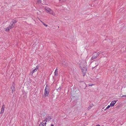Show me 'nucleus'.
<instances>
[{"label":"nucleus","instance_id":"f257e3e1","mask_svg":"<svg viewBox=\"0 0 126 126\" xmlns=\"http://www.w3.org/2000/svg\"><path fill=\"white\" fill-rule=\"evenodd\" d=\"M49 92L48 86L47 84L45 90V93L43 96L45 97L46 96H47L49 94Z\"/></svg>","mask_w":126,"mask_h":126},{"label":"nucleus","instance_id":"f03ea898","mask_svg":"<svg viewBox=\"0 0 126 126\" xmlns=\"http://www.w3.org/2000/svg\"><path fill=\"white\" fill-rule=\"evenodd\" d=\"M38 68V67L37 66H36V68L35 69H34V68H32V70L31 72V73L29 74V75H32L33 73L34 72H36L37 71Z\"/></svg>","mask_w":126,"mask_h":126},{"label":"nucleus","instance_id":"7ed1b4c3","mask_svg":"<svg viewBox=\"0 0 126 126\" xmlns=\"http://www.w3.org/2000/svg\"><path fill=\"white\" fill-rule=\"evenodd\" d=\"M51 116H47L45 120L44 121H46L45 122V123H44V124H46V122L49 121L51 119Z\"/></svg>","mask_w":126,"mask_h":126},{"label":"nucleus","instance_id":"20e7f679","mask_svg":"<svg viewBox=\"0 0 126 126\" xmlns=\"http://www.w3.org/2000/svg\"><path fill=\"white\" fill-rule=\"evenodd\" d=\"M98 57V55L96 54V52L94 53L93 54V56L91 58L92 60H93L97 58Z\"/></svg>","mask_w":126,"mask_h":126},{"label":"nucleus","instance_id":"39448f33","mask_svg":"<svg viewBox=\"0 0 126 126\" xmlns=\"http://www.w3.org/2000/svg\"><path fill=\"white\" fill-rule=\"evenodd\" d=\"M81 68L82 72L83 73H86V71L87 70V68L86 67H83Z\"/></svg>","mask_w":126,"mask_h":126},{"label":"nucleus","instance_id":"423d86ee","mask_svg":"<svg viewBox=\"0 0 126 126\" xmlns=\"http://www.w3.org/2000/svg\"><path fill=\"white\" fill-rule=\"evenodd\" d=\"M13 28L14 27L13 26H11L10 25L9 27L7 28L6 29V31H9L10 30V29Z\"/></svg>","mask_w":126,"mask_h":126},{"label":"nucleus","instance_id":"0eeeda50","mask_svg":"<svg viewBox=\"0 0 126 126\" xmlns=\"http://www.w3.org/2000/svg\"><path fill=\"white\" fill-rule=\"evenodd\" d=\"M116 101L115 100L112 101L110 104V106L111 107H113L115 104L116 103Z\"/></svg>","mask_w":126,"mask_h":126},{"label":"nucleus","instance_id":"6e6552de","mask_svg":"<svg viewBox=\"0 0 126 126\" xmlns=\"http://www.w3.org/2000/svg\"><path fill=\"white\" fill-rule=\"evenodd\" d=\"M15 84H13L12 86L11 87V89H12V92L13 93L14 92L15 90Z\"/></svg>","mask_w":126,"mask_h":126},{"label":"nucleus","instance_id":"1a4fd4ad","mask_svg":"<svg viewBox=\"0 0 126 126\" xmlns=\"http://www.w3.org/2000/svg\"><path fill=\"white\" fill-rule=\"evenodd\" d=\"M51 9L49 8H46L45 9L47 13H48L51 11Z\"/></svg>","mask_w":126,"mask_h":126},{"label":"nucleus","instance_id":"9d476101","mask_svg":"<svg viewBox=\"0 0 126 126\" xmlns=\"http://www.w3.org/2000/svg\"><path fill=\"white\" fill-rule=\"evenodd\" d=\"M94 105L92 104H91L90 106L88 108L87 110H89Z\"/></svg>","mask_w":126,"mask_h":126},{"label":"nucleus","instance_id":"9b49d317","mask_svg":"<svg viewBox=\"0 0 126 126\" xmlns=\"http://www.w3.org/2000/svg\"><path fill=\"white\" fill-rule=\"evenodd\" d=\"M58 74V71L57 68L56 69L54 72V75L55 76H57Z\"/></svg>","mask_w":126,"mask_h":126},{"label":"nucleus","instance_id":"f8f14e48","mask_svg":"<svg viewBox=\"0 0 126 126\" xmlns=\"http://www.w3.org/2000/svg\"><path fill=\"white\" fill-rule=\"evenodd\" d=\"M12 23H13V24H15L16 22V20L13 19L12 21Z\"/></svg>","mask_w":126,"mask_h":126},{"label":"nucleus","instance_id":"ddd939ff","mask_svg":"<svg viewBox=\"0 0 126 126\" xmlns=\"http://www.w3.org/2000/svg\"><path fill=\"white\" fill-rule=\"evenodd\" d=\"M99 62V61L98 60L96 61V63H95V65H96L95 66V67L96 66H97L98 65V62Z\"/></svg>","mask_w":126,"mask_h":126},{"label":"nucleus","instance_id":"4468645a","mask_svg":"<svg viewBox=\"0 0 126 126\" xmlns=\"http://www.w3.org/2000/svg\"><path fill=\"white\" fill-rule=\"evenodd\" d=\"M4 111V109H1V110L0 112V113L1 114L2 113H3Z\"/></svg>","mask_w":126,"mask_h":126},{"label":"nucleus","instance_id":"2eb2a0df","mask_svg":"<svg viewBox=\"0 0 126 126\" xmlns=\"http://www.w3.org/2000/svg\"><path fill=\"white\" fill-rule=\"evenodd\" d=\"M43 124H44V123H42L40 124H39V126H44L43 125Z\"/></svg>","mask_w":126,"mask_h":126},{"label":"nucleus","instance_id":"dca6fc26","mask_svg":"<svg viewBox=\"0 0 126 126\" xmlns=\"http://www.w3.org/2000/svg\"><path fill=\"white\" fill-rule=\"evenodd\" d=\"M10 25L11 26H13V27H14V26L15 25V24H13V23H12V22H11L10 23Z\"/></svg>","mask_w":126,"mask_h":126},{"label":"nucleus","instance_id":"f3484780","mask_svg":"<svg viewBox=\"0 0 126 126\" xmlns=\"http://www.w3.org/2000/svg\"><path fill=\"white\" fill-rule=\"evenodd\" d=\"M101 52L100 51V52H98L97 53H96V54H97V55H98V56L99 55V54L101 53Z\"/></svg>","mask_w":126,"mask_h":126},{"label":"nucleus","instance_id":"a211bd4d","mask_svg":"<svg viewBox=\"0 0 126 126\" xmlns=\"http://www.w3.org/2000/svg\"><path fill=\"white\" fill-rule=\"evenodd\" d=\"M42 22V23H43V25H44L46 26V27H47V25H46V24H45L44 23Z\"/></svg>","mask_w":126,"mask_h":126},{"label":"nucleus","instance_id":"6ab92c4d","mask_svg":"<svg viewBox=\"0 0 126 126\" xmlns=\"http://www.w3.org/2000/svg\"><path fill=\"white\" fill-rule=\"evenodd\" d=\"M51 14H52V15L53 16H54L55 15V13L54 12H52Z\"/></svg>","mask_w":126,"mask_h":126},{"label":"nucleus","instance_id":"aec40b11","mask_svg":"<svg viewBox=\"0 0 126 126\" xmlns=\"http://www.w3.org/2000/svg\"><path fill=\"white\" fill-rule=\"evenodd\" d=\"M110 105H108L106 108V109H108V108H110Z\"/></svg>","mask_w":126,"mask_h":126},{"label":"nucleus","instance_id":"412c9836","mask_svg":"<svg viewBox=\"0 0 126 126\" xmlns=\"http://www.w3.org/2000/svg\"><path fill=\"white\" fill-rule=\"evenodd\" d=\"M38 1V2L39 3H41V0H37Z\"/></svg>","mask_w":126,"mask_h":126},{"label":"nucleus","instance_id":"4be33fe9","mask_svg":"<svg viewBox=\"0 0 126 126\" xmlns=\"http://www.w3.org/2000/svg\"><path fill=\"white\" fill-rule=\"evenodd\" d=\"M52 12H53V11L51 9V11L49 12V13L50 14H51Z\"/></svg>","mask_w":126,"mask_h":126},{"label":"nucleus","instance_id":"5701e85b","mask_svg":"<svg viewBox=\"0 0 126 126\" xmlns=\"http://www.w3.org/2000/svg\"><path fill=\"white\" fill-rule=\"evenodd\" d=\"M5 107V106L4 105H2V109H4V108Z\"/></svg>","mask_w":126,"mask_h":126},{"label":"nucleus","instance_id":"b1692460","mask_svg":"<svg viewBox=\"0 0 126 126\" xmlns=\"http://www.w3.org/2000/svg\"><path fill=\"white\" fill-rule=\"evenodd\" d=\"M126 97V95H123L122 96H121V97Z\"/></svg>","mask_w":126,"mask_h":126},{"label":"nucleus","instance_id":"393cba45","mask_svg":"<svg viewBox=\"0 0 126 126\" xmlns=\"http://www.w3.org/2000/svg\"><path fill=\"white\" fill-rule=\"evenodd\" d=\"M96 126H100L99 125H96Z\"/></svg>","mask_w":126,"mask_h":126},{"label":"nucleus","instance_id":"a878e982","mask_svg":"<svg viewBox=\"0 0 126 126\" xmlns=\"http://www.w3.org/2000/svg\"><path fill=\"white\" fill-rule=\"evenodd\" d=\"M51 126H54L53 125V124H52L51 125Z\"/></svg>","mask_w":126,"mask_h":126},{"label":"nucleus","instance_id":"bb28decb","mask_svg":"<svg viewBox=\"0 0 126 126\" xmlns=\"http://www.w3.org/2000/svg\"><path fill=\"white\" fill-rule=\"evenodd\" d=\"M59 1H60L61 0H59ZM66 0H64V1H63L64 2V1H66Z\"/></svg>","mask_w":126,"mask_h":126},{"label":"nucleus","instance_id":"cd10ccee","mask_svg":"<svg viewBox=\"0 0 126 126\" xmlns=\"http://www.w3.org/2000/svg\"><path fill=\"white\" fill-rule=\"evenodd\" d=\"M93 85V84H92V85H90V84H89V85H90V86H92V85Z\"/></svg>","mask_w":126,"mask_h":126},{"label":"nucleus","instance_id":"c85d7f7f","mask_svg":"<svg viewBox=\"0 0 126 126\" xmlns=\"http://www.w3.org/2000/svg\"><path fill=\"white\" fill-rule=\"evenodd\" d=\"M106 109V108L104 110H105V111L106 110V109Z\"/></svg>","mask_w":126,"mask_h":126},{"label":"nucleus","instance_id":"c756f323","mask_svg":"<svg viewBox=\"0 0 126 126\" xmlns=\"http://www.w3.org/2000/svg\"><path fill=\"white\" fill-rule=\"evenodd\" d=\"M63 0V1L64 0Z\"/></svg>","mask_w":126,"mask_h":126}]
</instances>
